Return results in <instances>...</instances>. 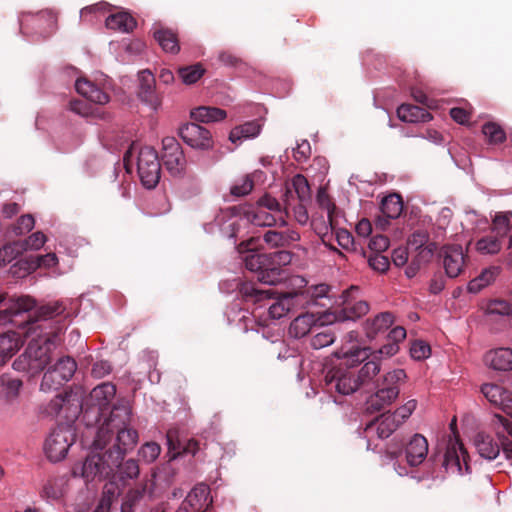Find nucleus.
I'll return each instance as SVG.
<instances>
[{
    "label": "nucleus",
    "mask_w": 512,
    "mask_h": 512,
    "mask_svg": "<svg viewBox=\"0 0 512 512\" xmlns=\"http://www.w3.org/2000/svg\"><path fill=\"white\" fill-rule=\"evenodd\" d=\"M65 311L63 303L56 301L39 307L33 316L26 320L27 332L36 334L25 351L14 360L13 368L20 372L39 374L50 362L52 348L59 342L60 328L52 329L48 320L61 315Z\"/></svg>",
    "instance_id": "nucleus-1"
},
{
    "label": "nucleus",
    "mask_w": 512,
    "mask_h": 512,
    "mask_svg": "<svg viewBox=\"0 0 512 512\" xmlns=\"http://www.w3.org/2000/svg\"><path fill=\"white\" fill-rule=\"evenodd\" d=\"M116 436L112 438L108 446L102 450H95L88 455L81 465L73 468L74 476L80 475L86 481L95 478L106 479L113 474L115 467L125 454L134 448L138 440L136 430L125 427L114 431Z\"/></svg>",
    "instance_id": "nucleus-2"
},
{
    "label": "nucleus",
    "mask_w": 512,
    "mask_h": 512,
    "mask_svg": "<svg viewBox=\"0 0 512 512\" xmlns=\"http://www.w3.org/2000/svg\"><path fill=\"white\" fill-rule=\"evenodd\" d=\"M336 356L342 359V362L325 371L323 387L332 396L335 394L350 395L360 387L353 367L369 358V347L352 345L347 348L343 346L336 352Z\"/></svg>",
    "instance_id": "nucleus-3"
},
{
    "label": "nucleus",
    "mask_w": 512,
    "mask_h": 512,
    "mask_svg": "<svg viewBox=\"0 0 512 512\" xmlns=\"http://www.w3.org/2000/svg\"><path fill=\"white\" fill-rule=\"evenodd\" d=\"M239 293L247 302L262 303L273 299V303L268 308L269 315L273 319H280L291 312H296L307 303L305 293L295 291L273 298V289H258L252 282L241 283Z\"/></svg>",
    "instance_id": "nucleus-4"
},
{
    "label": "nucleus",
    "mask_w": 512,
    "mask_h": 512,
    "mask_svg": "<svg viewBox=\"0 0 512 512\" xmlns=\"http://www.w3.org/2000/svg\"><path fill=\"white\" fill-rule=\"evenodd\" d=\"M292 261V253L280 250L271 253L249 252L243 257L246 269L257 274L262 283L275 285L283 276V267Z\"/></svg>",
    "instance_id": "nucleus-5"
},
{
    "label": "nucleus",
    "mask_w": 512,
    "mask_h": 512,
    "mask_svg": "<svg viewBox=\"0 0 512 512\" xmlns=\"http://www.w3.org/2000/svg\"><path fill=\"white\" fill-rule=\"evenodd\" d=\"M115 394L116 386L111 382H104L96 386L81 402V413L88 426L100 422L102 417L106 416Z\"/></svg>",
    "instance_id": "nucleus-6"
},
{
    "label": "nucleus",
    "mask_w": 512,
    "mask_h": 512,
    "mask_svg": "<svg viewBox=\"0 0 512 512\" xmlns=\"http://www.w3.org/2000/svg\"><path fill=\"white\" fill-rule=\"evenodd\" d=\"M131 407L127 400L121 399L109 411V415L103 417L104 422L98 429L93 447L95 450H102L108 446L113 438L114 431L125 428L130 423Z\"/></svg>",
    "instance_id": "nucleus-7"
},
{
    "label": "nucleus",
    "mask_w": 512,
    "mask_h": 512,
    "mask_svg": "<svg viewBox=\"0 0 512 512\" xmlns=\"http://www.w3.org/2000/svg\"><path fill=\"white\" fill-rule=\"evenodd\" d=\"M137 169L141 183L145 188L153 189L157 186L161 176V164L153 147L144 146L140 149Z\"/></svg>",
    "instance_id": "nucleus-8"
},
{
    "label": "nucleus",
    "mask_w": 512,
    "mask_h": 512,
    "mask_svg": "<svg viewBox=\"0 0 512 512\" xmlns=\"http://www.w3.org/2000/svg\"><path fill=\"white\" fill-rule=\"evenodd\" d=\"M74 441L75 434L69 426H58L46 438L44 451L50 461L58 462L65 458Z\"/></svg>",
    "instance_id": "nucleus-9"
},
{
    "label": "nucleus",
    "mask_w": 512,
    "mask_h": 512,
    "mask_svg": "<svg viewBox=\"0 0 512 512\" xmlns=\"http://www.w3.org/2000/svg\"><path fill=\"white\" fill-rule=\"evenodd\" d=\"M76 369L77 365L73 358L69 356L60 358L44 373L40 389L45 392L59 389L72 378Z\"/></svg>",
    "instance_id": "nucleus-10"
},
{
    "label": "nucleus",
    "mask_w": 512,
    "mask_h": 512,
    "mask_svg": "<svg viewBox=\"0 0 512 512\" xmlns=\"http://www.w3.org/2000/svg\"><path fill=\"white\" fill-rule=\"evenodd\" d=\"M311 199V189L308 180L302 174L295 175L290 182H286L282 194V206L285 216L290 215V208L301 202H309Z\"/></svg>",
    "instance_id": "nucleus-11"
},
{
    "label": "nucleus",
    "mask_w": 512,
    "mask_h": 512,
    "mask_svg": "<svg viewBox=\"0 0 512 512\" xmlns=\"http://www.w3.org/2000/svg\"><path fill=\"white\" fill-rule=\"evenodd\" d=\"M36 306V301L30 296L7 297L0 294V327L12 322V318L29 312Z\"/></svg>",
    "instance_id": "nucleus-12"
},
{
    "label": "nucleus",
    "mask_w": 512,
    "mask_h": 512,
    "mask_svg": "<svg viewBox=\"0 0 512 512\" xmlns=\"http://www.w3.org/2000/svg\"><path fill=\"white\" fill-rule=\"evenodd\" d=\"M359 292L360 290L357 286H351L342 292L340 296L341 310L338 315L339 320H355L369 311V304L358 299Z\"/></svg>",
    "instance_id": "nucleus-13"
},
{
    "label": "nucleus",
    "mask_w": 512,
    "mask_h": 512,
    "mask_svg": "<svg viewBox=\"0 0 512 512\" xmlns=\"http://www.w3.org/2000/svg\"><path fill=\"white\" fill-rule=\"evenodd\" d=\"M162 480V474L154 473L152 479L140 487L131 489L127 492L124 502L122 503V512H135L136 507L145 499L146 494L148 498H152L159 494L158 486Z\"/></svg>",
    "instance_id": "nucleus-14"
},
{
    "label": "nucleus",
    "mask_w": 512,
    "mask_h": 512,
    "mask_svg": "<svg viewBox=\"0 0 512 512\" xmlns=\"http://www.w3.org/2000/svg\"><path fill=\"white\" fill-rule=\"evenodd\" d=\"M179 136L194 149L209 150L214 146L211 132L197 123H187L181 126Z\"/></svg>",
    "instance_id": "nucleus-15"
},
{
    "label": "nucleus",
    "mask_w": 512,
    "mask_h": 512,
    "mask_svg": "<svg viewBox=\"0 0 512 512\" xmlns=\"http://www.w3.org/2000/svg\"><path fill=\"white\" fill-rule=\"evenodd\" d=\"M212 504L210 488L204 483L196 485L176 512H206Z\"/></svg>",
    "instance_id": "nucleus-16"
},
{
    "label": "nucleus",
    "mask_w": 512,
    "mask_h": 512,
    "mask_svg": "<svg viewBox=\"0 0 512 512\" xmlns=\"http://www.w3.org/2000/svg\"><path fill=\"white\" fill-rule=\"evenodd\" d=\"M440 257L446 275L455 278L460 275L465 265V255L460 245H445L440 251Z\"/></svg>",
    "instance_id": "nucleus-17"
},
{
    "label": "nucleus",
    "mask_w": 512,
    "mask_h": 512,
    "mask_svg": "<svg viewBox=\"0 0 512 512\" xmlns=\"http://www.w3.org/2000/svg\"><path fill=\"white\" fill-rule=\"evenodd\" d=\"M166 438L170 459H175L180 455L187 454L194 456L200 449V443L195 439H179L178 431L176 429H169L167 431Z\"/></svg>",
    "instance_id": "nucleus-18"
},
{
    "label": "nucleus",
    "mask_w": 512,
    "mask_h": 512,
    "mask_svg": "<svg viewBox=\"0 0 512 512\" xmlns=\"http://www.w3.org/2000/svg\"><path fill=\"white\" fill-rule=\"evenodd\" d=\"M400 424L401 421L393 413H383L366 425L365 433L367 435L376 433L378 438L386 439L396 431Z\"/></svg>",
    "instance_id": "nucleus-19"
},
{
    "label": "nucleus",
    "mask_w": 512,
    "mask_h": 512,
    "mask_svg": "<svg viewBox=\"0 0 512 512\" xmlns=\"http://www.w3.org/2000/svg\"><path fill=\"white\" fill-rule=\"evenodd\" d=\"M139 91L138 96L142 102L157 109L161 104V99L155 91V77L149 70L140 71L138 74Z\"/></svg>",
    "instance_id": "nucleus-20"
},
{
    "label": "nucleus",
    "mask_w": 512,
    "mask_h": 512,
    "mask_svg": "<svg viewBox=\"0 0 512 512\" xmlns=\"http://www.w3.org/2000/svg\"><path fill=\"white\" fill-rule=\"evenodd\" d=\"M407 463L412 466L420 465L428 455V441L421 434H414L404 448Z\"/></svg>",
    "instance_id": "nucleus-21"
},
{
    "label": "nucleus",
    "mask_w": 512,
    "mask_h": 512,
    "mask_svg": "<svg viewBox=\"0 0 512 512\" xmlns=\"http://www.w3.org/2000/svg\"><path fill=\"white\" fill-rule=\"evenodd\" d=\"M375 393L366 401V411L368 413L379 412L390 406L399 396L398 390H389L375 383Z\"/></svg>",
    "instance_id": "nucleus-22"
},
{
    "label": "nucleus",
    "mask_w": 512,
    "mask_h": 512,
    "mask_svg": "<svg viewBox=\"0 0 512 512\" xmlns=\"http://www.w3.org/2000/svg\"><path fill=\"white\" fill-rule=\"evenodd\" d=\"M492 424L496 429L506 458L512 459V422L503 415L495 414Z\"/></svg>",
    "instance_id": "nucleus-23"
},
{
    "label": "nucleus",
    "mask_w": 512,
    "mask_h": 512,
    "mask_svg": "<svg viewBox=\"0 0 512 512\" xmlns=\"http://www.w3.org/2000/svg\"><path fill=\"white\" fill-rule=\"evenodd\" d=\"M481 392L495 406L503 409L512 407V392L500 385L492 383L483 384Z\"/></svg>",
    "instance_id": "nucleus-24"
},
{
    "label": "nucleus",
    "mask_w": 512,
    "mask_h": 512,
    "mask_svg": "<svg viewBox=\"0 0 512 512\" xmlns=\"http://www.w3.org/2000/svg\"><path fill=\"white\" fill-rule=\"evenodd\" d=\"M319 320L313 313L300 314L291 322L289 334L294 338H302L323 325V323L318 324Z\"/></svg>",
    "instance_id": "nucleus-25"
},
{
    "label": "nucleus",
    "mask_w": 512,
    "mask_h": 512,
    "mask_svg": "<svg viewBox=\"0 0 512 512\" xmlns=\"http://www.w3.org/2000/svg\"><path fill=\"white\" fill-rule=\"evenodd\" d=\"M30 21L36 23L39 28H43L45 31L51 33L56 28L57 15L50 9L41 10L36 14L21 13L19 18L21 29H23L25 23Z\"/></svg>",
    "instance_id": "nucleus-26"
},
{
    "label": "nucleus",
    "mask_w": 512,
    "mask_h": 512,
    "mask_svg": "<svg viewBox=\"0 0 512 512\" xmlns=\"http://www.w3.org/2000/svg\"><path fill=\"white\" fill-rule=\"evenodd\" d=\"M264 242L271 248H285L300 240V234L296 230L285 231L268 230L263 235Z\"/></svg>",
    "instance_id": "nucleus-27"
},
{
    "label": "nucleus",
    "mask_w": 512,
    "mask_h": 512,
    "mask_svg": "<svg viewBox=\"0 0 512 512\" xmlns=\"http://www.w3.org/2000/svg\"><path fill=\"white\" fill-rule=\"evenodd\" d=\"M76 91L84 96L90 103L104 105L110 100L109 95L102 91L91 81L79 78L75 83Z\"/></svg>",
    "instance_id": "nucleus-28"
},
{
    "label": "nucleus",
    "mask_w": 512,
    "mask_h": 512,
    "mask_svg": "<svg viewBox=\"0 0 512 512\" xmlns=\"http://www.w3.org/2000/svg\"><path fill=\"white\" fill-rule=\"evenodd\" d=\"M241 214L247 222L256 226H272L279 221L278 215L259 206L242 209Z\"/></svg>",
    "instance_id": "nucleus-29"
},
{
    "label": "nucleus",
    "mask_w": 512,
    "mask_h": 512,
    "mask_svg": "<svg viewBox=\"0 0 512 512\" xmlns=\"http://www.w3.org/2000/svg\"><path fill=\"white\" fill-rule=\"evenodd\" d=\"M394 322V316L390 312H382L373 319H367L364 323V331L368 339L373 340L376 336L387 330Z\"/></svg>",
    "instance_id": "nucleus-30"
},
{
    "label": "nucleus",
    "mask_w": 512,
    "mask_h": 512,
    "mask_svg": "<svg viewBox=\"0 0 512 512\" xmlns=\"http://www.w3.org/2000/svg\"><path fill=\"white\" fill-rule=\"evenodd\" d=\"M485 362L494 370H512V349L498 348L485 355Z\"/></svg>",
    "instance_id": "nucleus-31"
},
{
    "label": "nucleus",
    "mask_w": 512,
    "mask_h": 512,
    "mask_svg": "<svg viewBox=\"0 0 512 512\" xmlns=\"http://www.w3.org/2000/svg\"><path fill=\"white\" fill-rule=\"evenodd\" d=\"M397 115L400 120L410 123L427 122L432 119V115L427 110L412 104H402L399 106Z\"/></svg>",
    "instance_id": "nucleus-32"
},
{
    "label": "nucleus",
    "mask_w": 512,
    "mask_h": 512,
    "mask_svg": "<svg viewBox=\"0 0 512 512\" xmlns=\"http://www.w3.org/2000/svg\"><path fill=\"white\" fill-rule=\"evenodd\" d=\"M153 36L165 52L176 54L180 51L179 40L173 30L163 27L155 28Z\"/></svg>",
    "instance_id": "nucleus-33"
},
{
    "label": "nucleus",
    "mask_w": 512,
    "mask_h": 512,
    "mask_svg": "<svg viewBox=\"0 0 512 512\" xmlns=\"http://www.w3.org/2000/svg\"><path fill=\"white\" fill-rule=\"evenodd\" d=\"M105 25L108 29L129 33L136 27V20L128 12H118L106 18Z\"/></svg>",
    "instance_id": "nucleus-34"
},
{
    "label": "nucleus",
    "mask_w": 512,
    "mask_h": 512,
    "mask_svg": "<svg viewBox=\"0 0 512 512\" xmlns=\"http://www.w3.org/2000/svg\"><path fill=\"white\" fill-rule=\"evenodd\" d=\"M227 117L225 110L218 107L200 106L191 111V118L196 122L212 123Z\"/></svg>",
    "instance_id": "nucleus-35"
},
{
    "label": "nucleus",
    "mask_w": 512,
    "mask_h": 512,
    "mask_svg": "<svg viewBox=\"0 0 512 512\" xmlns=\"http://www.w3.org/2000/svg\"><path fill=\"white\" fill-rule=\"evenodd\" d=\"M474 442L481 457L492 460L499 455L500 446L493 441L491 436L484 433H478L475 436Z\"/></svg>",
    "instance_id": "nucleus-36"
},
{
    "label": "nucleus",
    "mask_w": 512,
    "mask_h": 512,
    "mask_svg": "<svg viewBox=\"0 0 512 512\" xmlns=\"http://www.w3.org/2000/svg\"><path fill=\"white\" fill-rule=\"evenodd\" d=\"M500 273L499 267L485 268L477 277L472 279L467 286L470 293H478L483 288L492 284Z\"/></svg>",
    "instance_id": "nucleus-37"
},
{
    "label": "nucleus",
    "mask_w": 512,
    "mask_h": 512,
    "mask_svg": "<svg viewBox=\"0 0 512 512\" xmlns=\"http://www.w3.org/2000/svg\"><path fill=\"white\" fill-rule=\"evenodd\" d=\"M407 380V374L404 369H394L388 371L376 380V384L386 388L398 390L400 392V386Z\"/></svg>",
    "instance_id": "nucleus-38"
},
{
    "label": "nucleus",
    "mask_w": 512,
    "mask_h": 512,
    "mask_svg": "<svg viewBox=\"0 0 512 512\" xmlns=\"http://www.w3.org/2000/svg\"><path fill=\"white\" fill-rule=\"evenodd\" d=\"M381 212L387 219L398 218L403 211L402 198L398 194H390L381 202Z\"/></svg>",
    "instance_id": "nucleus-39"
},
{
    "label": "nucleus",
    "mask_w": 512,
    "mask_h": 512,
    "mask_svg": "<svg viewBox=\"0 0 512 512\" xmlns=\"http://www.w3.org/2000/svg\"><path fill=\"white\" fill-rule=\"evenodd\" d=\"M261 125L257 121H249L243 125L233 128L229 139L233 143L240 142L242 139H248L257 136L260 133Z\"/></svg>",
    "instance_id": "nucleus-40"
},
{
    "label": "nucleus",
    "mask_w": 512,
    "mask_h": 512,
    "mask_svg": "<svg viewBox=\"0 0 512 512\" xmlns=\"http://www.w3.org/2000/svg\"><path fill=\"white\" fill-rule=\"evenodd\" d=\"M35 220L31 214L22 215L18 218L16 223L10 225L6 231L7 240H12L14 237L23 235L31 231L34 227Z\"/></svg>",
    "instance_id": "nucleus-41"
},
{
    "label": "nucleus",
    "mask_w": 512,
    "mask_h": 512,
    "mask_svg": "<svg viewBox=\"0 0 512 512\" xmlns=\"http://www.w3.org/2000/svg\"><path fill=\"white\" fill-rule=\"evenodd\" d=\"M457 447L461 452L463 460L465 461L466 450L464 448V445L459 440H456L454 444L447 447L446 452L444 454L442 464L443 466H445L446 469L455 467L458 471L461 470L460 456L458 455Z\"/></svg>",
    "instance_id": "nucleus-42"
},
{
    "label": "nucleus",
    "mask_w": 512,
    "mask_h": 512,
    "mask_svg": "<svg viewBox=\"0 0 512 512\" xmlns=\"http://www.w3.org/2000/svg\"><path fill=\"white\" fill-rule=\"evenodd\" d=\"M123 460H120L119 466L115 467V470L113 474H111L109 477L114 476L115 474L118 475V478L123 483L126 480L135 479L138 477L140 473L139 464L134 459H128L127 461L123 462Z\"/></svg>",
    "instance_id": "nucleus-43"
},
{
    "label": "nucleus",
    "mask_w": 512,
    "mask_h": 512,
    "mask_svg": "<svg viewBox=\"0 0 512 512\" xmlns=\"http://www.w3.org/2000/svg\"><path fill=\"white\" fill-rule=\"evenodd\" d=\"M257 206L262 207L263 209L278 215L280 225H286L285 218L287 216H285L282 203L278 201L275 197L271 196L270 194H265L258 199Z\"/></svg>",
    "instance_id": "nucleus-44"
},
{
    "label": "nucleus",
    "mask_w": 512,
    "mask_h": 512,
    "mask_svg": "<svg viewBox=\"0 0 512 512\" xmlns=\"http://www.w3.org/2000/svg\"><path fill=\"white\" fill-rule=\"evenodd\" d=\"M67 479L62 477H53L48 479L43 487V495L50 499H59L63 496Z\"/></svg>",
    "instance_id": "nucleus-45"
},
{
    "label": "nucleus",
    "mask_w": 512,
    "mask_h": 512,
    "mask_svg": "<svg viewBox=\"0 0 512 512\" xmlns=\"http://www.w3.org/2000/svg\"><path fill=\"white\" fill-rule=\"evenodd\" d=\"M0 384L5 392L6 398L13 400L18 397L23 382L21 379L13 377L11 374L4 373L0 377Z\"/></svg>",
    "instance_id": "nucleus-46"
},
{
    "label": "nucleus",
    "mask_w": 512,
    "mask_h": 512,
    "mask_svg": "<svg viewBox=\"0 0 512 512\" xmlns=\"http://www.w3.org/2000/svg\"><path fill=\"white\" fill-rule=\"evenodd\" d=\"M380 372V362L377 356L364 363L359 372L356 374V379L359 380V385H364L370 382Z\"/></svg>",
    "instance_id": "nucleus-47"
},
{
    "label": "nucleus",
    "mask_w": 512,
    "mask_h": 512,
    "mask_svg": "<svg viewBox=\"0 0 512 512\" xmlns=\"http://www.w3.org/2000/svg\"><path fill=\"white\" fill-rule=\"evenodd\" d=\"M58 258L55 253H47L45 255L30 256L25 264L27 265L28 271H35L38 268L45 267L51 268L56 266Z\"/></svg>",
    "instance_id": "nucleus-48"
},
{
    "label": "nucleus",
    "mask_w": 512,
    "mask_h": 512,
    "mask_svg": "<svg viewBox=\"0 0 512 512\" xmlns=\"http://www.w3.org/2000/svg\"><path fill=\"white\" fill-rule=\"evenodd\" d=\"M162 161L165 168L173 176L181 175L186 167V159L184 153H180V156L176 154H170L169 156H162Z\"/></svg>",
    "instance_id": "nucleus-49"
},
{
    "label": "nucleus",
    "mask_w": 512,
    "mask_h": 512,
    "mask_svg": "<svg viewBox=\"0 0 512 512\" xmlns=\"http://www.w3.org/2000/svg\"><path fill=\"white\" fill-rule=\"evenodd\" d=\"M205 69L201 63L194 65L181 67L178 70V74L185 84L191 85L196 83L204 74Z\"/></svg>",
    "instance_id": "nucleus-50"
},
{
    "label": "nucleus",
    "mask_w": 512,
    "mask_h": 512,
    "mask_svg": "<svg viewBox=\"0 0 512 512\" xmlns=\"http://www.w3.org/2000/svg\"><path fill=\"white\" fill-rule=\"evenodd\" d=\"M19 348V339L15 334L0 335V357H11Z\"/></svg>",
    "instance_id": "nucleus-51"
},
{
    "label": "nucleus",
    "mask_w": 512,
    "mask_h": 512,
    "mask_svg": "<svg viewBox=\"0 0 512 512\" xmlns=\"http://www.w3.org/2000/svg\"><path fill=\"white\" fill-rule=\"evenodd\" d=\"M487 315L508 316L512 318V303L504 299H493L487 303Z\"/></svg>",
    "instance_id": "nucleus-52"
},
{
    "label": "nucleus",
    "mask_w": 512,
    "mask_h": 512,
    "mask_svg": "<svg viewBox=\"0 0 512 512\" xmlns=\"http://www.w3.org/2000/svg\"><path fill=\"white\" fill-rule=\"evenodd\" d=\"M482 132L490 144H501L506 140L505 131L494 122L485 123Z\"/></svg>",
    "instance_id": "nucleus-53"
},
{
    "label": "nucleus",
    "mask_w": 512,
    "mask_h": 512,
    "mask_svg": "<svg viewBox=\"0 0 512 512\" xmlns=\"http://www.w3.org/2000/svg\"><path fill=\"white\" fill-rule=\"evenodd\" d=\"M335 338V333L332 328L326 327L311 337L310 345L313 349H321L333 344Z\"/></svg>",
    "instance_id": "nucleus-54"
},
{
    "label": "nucleus",
    "mask_w": 512,
    "mask_h": 512,
    "mask_svg": "<svg viewBox=\"0 0 512 512\" xmlns=\"http://www.w3.org/2000/svg\"><path fill=\"white\" fill-rule=\"evenodd\" d=\"M512 217V212H503L498 213L493 219V232L498 237H505L511 231L510 226V218Z\"/></svg>",
    "instance_id": "nucleus-55"
},
{
    "label": "nucleus",
    "mask_w": 512,
    "mask_h": 512,
    "mask_svg": "<svg viewBox=\"0 0 512 512\" xmlns=\"http://www.w3.org/2000/svg\"><path fill=\"white\" fill-rule=\"evenodd\" d=\"M500 237L497 235H488L478 240L477 250L484 254H495L501 249Z\"/></svg>",
    "instance_id": "nucleus-56"
},
{
    "label": "nucleus",
    "mask_w": 512,
    "mask_h": 512,
    "mask_svg": "<svg viewBox=\"0 0 512 512\" xmlns=\"http://www.w3.org/2000/svg\"><path fill=\"white\" fill-rule=\"evenodd\" d=\"M46 242H47L46 235L41 231H37V232L31 234L26 239L19 240V245L21 247H23L22 249H24L25 251L39 250L45 245Z\"/></svg>",
    "instance_id": "nucleus-57"
},
{
    "label": "nucleus",
    "mask_w": 512,
    "mask_h": 512,
    "mask_svg": "<svg viewBox=\"0 0 512 512\" xmlns=\"http://www.w3.org/2000/svg\"><path fill=\"white\" fill-rule=\"evenodd\" d=\"M318 202L321 207H324L327 210V217H328V222L331 227V230L336 231L338 222L336 219L337 208H336L335 204L331 202V200L328 198V196L322 194L321 192H319V194H318Z\"/></svg>",
    "instance_id": "nucleus-58"
},
{
    "label": "nucleus",
    "mask_w": 512,
    "mask_h": 512,
    "mask_svg": "<svg viewBox=\"0 0 512 512\" xmlns=\"http://www.w3.org/2000/svg\"><path fill=\"white\" fill-rule=\"evenodd\" d=\"M331 290V287L327 284H319L316 286H313L306 291H300L301 293H305L307 296V304L310 302H313L314 304H319V300L329 297V292Z\"/></svg>",
    "instance_id": "nucleus-59"
},
{
    "label": "nucleus",
    "mask_w": 512,
    "mask_h": 512,
    "mask_svg": "<svg viewBox=\"0 0 512 512\" xmlns=\"http://www.w3.org/2000/svg\"><path fill=\"white\" fill-rule=\"evenodd\" d=\"M254 187V181L250 175H246L240 181L231 187V194L236 197L248 195Z\"/></svg>",
    "instance_id": "nucleus-60"
},
{
    "label": "nucleus",
    "mask_w": 512,
    "mask_h": 512,
    "mask_svg": "<svg viewBox=\"0 0 512 512\" xmlns=\"http://www.w3.org/2000/svg\"><path fill=\"white\" fill-rule=\"evenodd\" d=\"M22 248L23 247L19 245V240L11 242L9 241L8 243H6L0 250V254L3 255V261L10 262L16 257H18L20 254L25 252V250Z\"/></svg>",
    "instance_id": "nucleus-61"
},
{
    "label": "nucleus",
    "mask_w": 512,
    "mask_h": 512,
    "mask_svg": "<svg viewBox=\"0 0 512 512\" xmlns=\"http://www.w3.org/2000/svg\"><path fill=\"white\" fill-rule=\"evenodd\" d=\"M368 263L373 270L380 273H385L390 265L388 257L380 253H371L368 258Z\"/></svg>",
    "instance_id": "nucleus-62"
},
{
    "label": "nucleus",
    "mask_w": 512,
    "mask_h": 512,
    "mask_svg": "<svg viewBox=\"0 0 512 512\" xmlns=\"http://www.w3.org/2000/svg\"><path fill=\"white\" fill-rule=\"evenodd\" d=\"M161 447L156 442H147L139 450V455L146 462H153L160 455Z\"/></svg>",
    "instance_id": "nucleus-63"
},
{
    "label": "nucleus",
    "mask_w": 512,
    "mask_h": 512,
    "mask_svg": "<svg viewBox=\"0 0 512 512\" xmlns=\"http://www.w3.org/2000/svg\"><path fill=\"white\" fill-rule=\"evenodd\" d=\"M431 353L430 346L424 341L417 340L410 347V355L415 360H423L429 357Z\"/></svg>",
    "instance_id": "nucleus-64"
}]
</instances>
